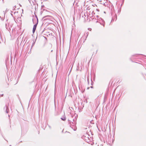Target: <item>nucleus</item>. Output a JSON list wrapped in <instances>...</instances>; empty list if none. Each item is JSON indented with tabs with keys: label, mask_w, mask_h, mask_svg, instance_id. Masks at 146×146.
I'll use <instances>...</instances> for the list:
<instances>
[{
	"label": "nucleus",
	"mask_w": 146,
	"mask_h": 146,
	"mask_svg": "<svg viewBox=\"0 0 146 146\" xmlns=\"http://www.w3.org/2000/svg\"><path fill=\"white\" fill-rule=\"evenodd\" d=\"M85 137L86 138H88L89 140H90L89 137H90V139L91 138V137H90L89 135H86L85 136Z\"/></svg>",
	"instance_id": "obj_11"
},
{
	"label": "nucleus",
	"mask_w": 146,
	"mask_h": 146,
	"mask_svg": "<svg viewBox=\"0 0 146 146\" xmlns=\"http://www.w3.org/2000/svg\"><path fill=\"white\" fill-rule=\"evenodd\" d=\"M89 87H88V89H89Z\"/></svg>",
	"instance_id": "obj_28"
},
{
	"label": "nucleus",
	"mask_w": 146,
	"mask_h": 146,
	"mask_svg": "<svg viewBox=\"0 0 146 146\" xmlns=\"http://www.w3.org/2000/svg\"><path fill=\"white\" fill-rule=\"evenodd\" d=\"M81 16H82L83 18H84V19L86 21L87 19V21L89 22L90 20L88 21V17H89L88 13H87L86 10H84L81 13Z\"/></svg>",
	"instance_id": "obj_3"
},
{
	"label": "nucleus",
	"mask_w": 146,
	"mask_h": 146,
	"mask_svg": "<svg viewBox=\"0 0 146 146\" xmlns=\"http://www.w3.org/2000/svg\"><path fill=\"white\" fill-rule=\"evenodd\" d=\"M1 95V96H3V94H2V95Z\"/></svg>",
	"instance_id": "obj_21"
},
{
	"label": "nucleus",
	"mask_w": 146,
	"mask_h": 146,
	"mask_svg": "<svg viewBox=\"0 0 146 146\" xmlns=\"http://www.w3.org/2000/svg\"><path fill=\"white\" fill-rule=\"evenodd\" d=\"M20 10V11H18L17 10H15L13 14V16H15V17H19L20 16V15L22 16V13L21 12L22 11L23 12V10Z\"/></svg>",
	"instance_id": "obj_5"
},
{
	"label": "nucleus",
	"mask_w": 146,
	"mask_h": 146,
	"mask_svg": "<svg viewBox=\"0 0 146 146\" xmlns=\"http://www.w3.org/2000/svg\"><path fill=\"white\" fill-rule=\"evenodd\" d=\"M34 14L35 15V17L34 16H33V22L34 24H38V19L37 16L35 14V12Z\"/></svg>",
	"instance_id": "obj_6"
},
{
	"label": "nucleus",
	"mask_w": 146,
	"mask_h": 146,
	"mask_svg": "<svg viewBox=\"0 0 146 146\" xmlns=\"http://www.w3.org/2000/svg\"><path fill=\"white\" fill-rule=\"evenodd\" d=\"M98 11H99V10H98V9H97L96 10Z\"/></svg>",
	"instance_id": "obj_24"
},
{
	"label": "nucleus",
	"mask_w": 146,
	"mask_h": 146,
	"mask_svg": "<svg viewBox=\"0 0 146 146\" xmlns=\"http://www.w3.org/2000/svg\"><path fill=\"white\" fill-rule=\"evenodd\" d=\"M121 12V10H111V15L113 17H112L111 21H113L114 20L115 17V18L116 20L117 19V15L119 14Z\"/></svg>",
	"instance_id": "obj_2"
},
{
	"label": "nucleus",
	"mask_w": 146,
	"mask_h": 146,
	"mask_svg": "<svg viewBox=\"0 0 146 146\" xmlns=\"http://www.w3.org/2000/svg\"><path fill=\"white\" fill-rule=\"evenodd\" d=\"M86 34L87 35V36H88V33H86Z\"/></svg>",
	"instance_id": "obj_15"
},
{
	"label": "nucleus",
	"mask_w": 146,
	"mask_h": 146,
	"mask_svg": "<svg viewBox=\"0 0 146 146\" xmlns=\"http://www.w3.org/2000/svg\"><path fill=\"white\" fill-rule=\"evenodd\" d=\"M144 56L145 57H146V56H145V55H144Z\"/></svg>",
	"instance_id": "obj_23"
},
{
	"label": "nucleus",
	"mask_w": 146,
	"mask_h": 146,
	"mask_svg": "<svg viewBox=\"0 0 146 146\" xmlns=\"http://www.w3.org/2000/svg\"><path fill=\"white\" fill-rule=\"evenodd\" d=\"M61 119L63 121H65L66 120V117H62L61 118Z\"/></svg>",
	"instance_id": "obj_12"
},
{
	"label": "nucleus",
	"mask_w": 146,
	"mask_h": 146,
	"mask_svg": "<svg viewBox=\"0 0 146 146\" xmlns=\"http://www.w3.org/2000/svg\"><path fill=\"white\" fill-rule=\"evenodd\" d=\"M4 111L7 113H8L9 112V109L8 108L7 106H5L4 108Z\"/></svg>",
	"instance_id": "obj_7"
},
{
	"label": "nucleus",
	"mask_w": 146,
	"mask_h": 146,
	"mask_svg": "<svg viewBox=\"0 0 146 146\" xmlns=\"http://www.w3.org/2000/svg\"><path fill=\"white\" fill-rule=\"evenodd\" d=\"M69 124L70 126L72 129H73L74 131L76 130L77 128L76 126V119L75 118L73 119L72 120H68Z\"/></svg>",
	"instance_id": "obj_1"
},
{
	"label": "nucleus",
	"mask_w": 146,
	"mask_h": 146,
	"mask_svg": "<svg viewBox=\"0 0 146 146\" xmlns=\"http://www.w3.org/2000/svg\"><path fill=\"white\" fill-rule=\"evenodd\" d=\"M98 1L100 2H102V0H98Z\"/></svg>",
	"instance_id": "obj_14"
},
{
	"label": "nucleus",
	"mask_w": 146,
	"mask_h": 146,
	"mask_svg": "<svg viewBox=\"0 0 146 146\" xmlns=\"http://www.w3.org/2000/svg\"><path fill=\"white\" fill-rule=\"evenodd\" d=\"M10 127H11V125L10 126Z\"/></svg>",
	"instance_id": "obj_30"
},
{
	"label": "nucleus",
	"mask_w": 146,
	"mask_h": 146,
	"mask_svg": "<svg viewBox=\"0 0 146 146\" xmlns=\"http://www.w3.org/2000/svg\"><path fill=\"white\" fill-rule=\"evenodd\" d=\"M2 13L3 15H5V13L3 11L2 12Z\"/></svg>",
	"instance_id": "obj_17"
},
{
	"label": "nucleus",
	"mask_w": 146,
	"mask_h": 146,
	"mask_svg": "<svg viewBox=\"0 0 146 146\" xmlns=\"http://www.w3.org/2000/svg\"><path fill=\"white\" fill-rule=\"evenodd\" d=\"M91 80V85H92V84L93 83V82H92V80Z\"/></svg>",
	"instance_id": "obj_16"
},
{
	"label": "nucleus",
	"mask_w": 146,
	"mask_h": 146,
	"mask_svg": "<svg viewBox=\"0 0 146 146\" xmlns=\"http://www.w3.org/2000/svg\"><path fill=\"white\" fill-rule=\"evenodd\" d=\"M99 19H101V20H102V22H104V20H103V19H102L101 18H100ZM100 24H102V25H103L104 26V24H105V23H102L101 24V23H100Z\"/></svg>",
	"instance_id": "obj_10"
},
{
	"label": "nucleus",
	"mask_w": 146,
	"mask_h": 146,
	"mask_svg": "<svg viewBox=\"0 0 146 146\" xmlns=\"http://www.w3.org/2000/svg\"><path fill=\"white\" fill-rule=\"evenodd\" d=\"M19 6H21V5L20 4H19Z\"/></svg>",
	"instance_id": "obj_19"
},
{
	"label": "nucleus",
	"mask_w": 146,
	"mask_h": 146,
	"mask_svg": "<svg viewBox=\"0 0 146 146\" xmlns=\"http://www.w3.org/2000/svg\"><path fill=\"white\" fill-rule=\"evenodd\" d=\"M15 10H11V15L13 16L14 12Z\"/></svg>",
	"instance_id": "obj_9"
},
{
	"label": "nucleus",
	"mask_w": 146,
	"mask_h": 146,
	"mask_svg": "<svg viewBox=\"0 0 146 146\" xmlns=\"http://www.w3.org/2000/svg\"><path fill=\"white\" fill-rule=\"evenodd\" d=\"M88 81L89 82V80L88 79Z\"/></svg>",
	"instance_id": "obj_27"
},
{
	"label": "nucleus",
	"mask_w": 146,
	"mask_h": 146,
	"mask_svg": "<svg viewBox=\"0 0 146 146\" xmlns=\"http://www.w3.org/2000/svg\"><path fill=\"white\" fill-rule=\"evenodd\" d=\"M6 25H6V24L5 25H6V28H7L6 27Z\"/></svg>",
	"instance_id": "obj_26"
},
{
	"label": "nucleus",
	"mask_w": 146,
	"mask_h": 146,
	"mask_svg": "<svg viewBox=\"0 0 146 146\" xmlns=\"http://www.w3.org/2000/svg\"><path fill=\"white\" fill-rule=\"evenodd\" d=\"M85 139L87 140L86 139Z\"/></svg>",
	"instance_id": "obj_29"
},
{
	"label": "nucleus",
	"mask_w": 146,
	"mask_h": 146,
	"mask_svg": "<svg viewBox=\"0 0 146 146\" xmlns=\"http://www.w3.org/2000/svg\"><path fill=\"white\" fill-rule=\"evenodd\" d=\"M101 4H103V3L104 4V3H101Z\"/></svg>",
	"instance_id": "obj_22"
},
{
	"label": "nucleus",
	"mask_w": 146,
	"mask_h": 146,
	"mask_svg": "<svg viewBox=\"0 0 146 146\" xmlns=\"http://www.w3.org/2000/svg\"><path fill=\"white\" fill-rule=\"evenodd\" d=\"M91 29V28H88V30H90V29Z\"/></svg>",
	"instance_id": "obj_20"
},
{
	"label": "nucleus",
	"mask_w": 146,
	"mask_h": 146,
	"mask_svg": "<svg viewBox=\"0 0 146 146\" xmlns=\"http://www.w3.org/2000/svg\"><path fill=\"white\" fill-rule=\"evenodd\" d=\"M91 88H93V87L92 86H91Z\"/></svg>",
	"instance_id": "obj_25"
},
{
	"label": "nucleus",
	"mask_w": 146,
	"mask_h": 146,
	"mask_svg": "<svg viewBox=\"0 0 146 146\" xmlns=\"http://www.w3.org/2000/svg\"><path fill=\"white\" fill-rule=\"evenodd\" d=\"M37 25V24H35L33 26V33L35 32V31Z\"/></svg>",
	"instance_id": "obj_8"
},
{
	"label": "nucleus",
	"mask_w": 146,
	"mask_h": 146,
	"mask_svg": "<svg viewBox=\"0 0 146 146\" xmlns=\"http://www.w3.org/2000/svg\"><path fill=\"white\" fill-rule=\"evenodd\" d=\"M14 9H15V8H17V9H19L20 8L18 7H17V6L16 5H15L14 6Z\"/></svg>",
	"instance_id": "obj_13"
},
{
	"label": "nucleus",
	"mask_w": 146,
	"mask_h": 146,
	"mask_svg": "<svg viewBox=\"0 0 146 146\" xmlns=\"http://www.w3.org/2000/svg\"><path fill=\"white\" fill-rule=\"evenodd\" d=\"M87 13H88L89 17L90 18H92V19L94 20H96V18L94 19V18H93V17L94 16V15H95V13L93 10H86ZM94 21H95L94 20H93Z\"/></svg>",
	"instance_id": "obj_4"
},
{
	"label": "nucleus",
	"mask_w": 146,
	"mask_h": 146,
	"mask_svg": "<svg viewBox=\"0 0 146 146\" xmlns=\"http://www.w3.org/2000/svg\"><path fill=\"white\" fill-rule=\"evenodd\" d=\"M96 17L97 18V19H98V18L99 17V16L98 15H96Z\"/></svg>",
	"instance_id": "obj_18"
}]
</instances>
